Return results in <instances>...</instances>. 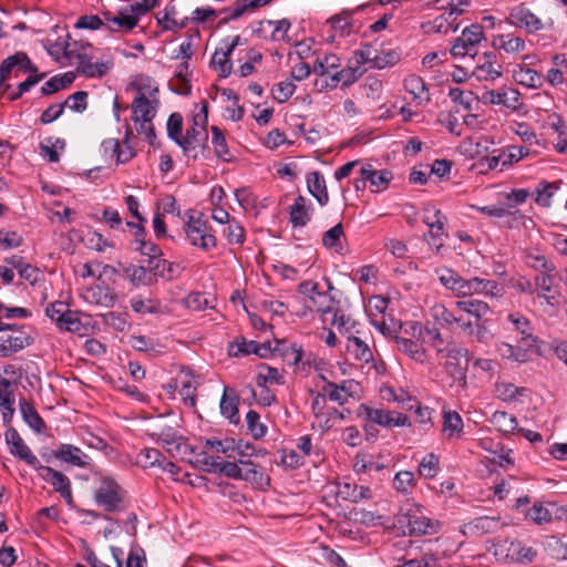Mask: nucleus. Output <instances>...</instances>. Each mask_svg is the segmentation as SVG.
Returning <instances> with one entry per match:
<instances>
[{
    "instance_id": "39448f33",
    "label": "nucleus",
    "mask_w": 567,
    "mask_h": 567,
    "mask_svg": "<svg viewBox=\"0 0 567 567\" xmlns=\"http://www.w3.org/2000/svg\"><path fill=\"white\" fill-rule=\"evenodd\" d=\"M184 229L190 245L203 250L216 247L217 239L203 214L189 215Z\"/></svg>"
},
{
    "instance_id": "412c9836",
    "label": "nucleus",
    "mask_w": 567,
    "mask_h": 567,
    "mask_svg": "<svg viewBox=\"0 0 567 567\" xmlns=\"http://www.w3.org/2000/svg\"><path fill=\"white\" fill-rule=\"evenodd\" d=\"M13 384L0 373V411L6 423H9L13 417Z\"/></svg>"
},
{
    "instance_id": "7c9ffc66",
    "label": "nucleus",
    "mask_w": 567,
    "mask_h": 567,
    "mask_svg": "<svg viewBox=\"0 0 567 567\" xmlns=\"http://www.w3.org/2000/svg\"><path fill=\"white\" fill-rule=\"evenodd\" d=\"M507 319L513 324L514 329L520 333L519 341L527 347H535L537 339L533 336V328L529 320L520 313H509Z\"/></svg>"
},
{
    "instance_id": "2eb2a0df",
    "label": "nucleus",
    "mask_w": 567,
    "mask_h": 567,
    "mask_svg": "<svg viewBox=\"0 0 567 567\" xmlns=\"http://www.w3.org/2000/svg\"><path fill=\"white\" fill-rule=\"evenodd\" d=\"M13 334L0 338V358H8L31 344V337L23 330V326H17L11 330Z\"/></svg>"
},
{
    "instance_id": "4d7b16f0",
    "label": "nucleus",
    "mask_w": 567,
    "mask_h": 567,
    "mask_svg": "<svg viewBox=\"0 0 567 567\" xmlns=\"http://www.w3.org/2000/svg\"><path fill=\"white\" fill-rule=\"evenodd\" d=\"M165 456L157 449H144L137 454V463L143 467L162 466Z\"/></svg>"
},
{
    "instance_id": "c756f323",
    "label": "nucleus",
    "mask_w": 567,
    "mask_h": 567,
    "mask_svg": "<svg viewBox=\"0 0 567 567\" xmlns=\"http://www.w3.org/2000/svg\"><path fill=\"white\" fill-rule=\"evenodd\" d=\"M535 282L538 289V297L554 305L559 295L554 277L545 271L536 276Z\"/></svg>"
},
{
    "instance_id": "c85d7f7f",
    "label": "nucleus",
    "mask_w": 567,
    "mask_h": 567,
    "mask_svg": "<svg viewBox=\"0 0 567 567\" xmlns=\"http://www.w3.org/2000/svg\"><path fill=\"white\" fill-rule=\"evenodd\" d=\"M34 468L39 471L40 476L44 481L52 485L53 489L56 493L63 492L64 489L71 487L70 478L62 472L53 470L52 467L49 466L41 465L40 463Z\"/></svg>"
},
{
    "instance_id": "680f3d73",
    "label": "nucleus",
    "mask_w": 567,
    "mask_h": 567,
    "mask_svg": "<svg viewBox=\"0 0 567 567\" xmlns=\"http://www.w3.org/2000/svg\"><path fill=\"white\" fill-rule=\"evenodd\" d=\"M472 525L473 528L483 534L496 533L503 526L499 518L489 516L477 517L473 520Z\"/></svg>"
},
{
    "instance_id": "4468645a",
    "label": "nucleus",
    "mask_w": 567,
    "mask_h": 567,
    "mask_svg": "<svg viewBox=\"0 0 567 567\" xmlns=\"http://www.w3.org/2000/svg\"><path fill=\"white\" fill-rule=\"evenodd\" d=\"M4 436L12 455L19 457L33 467L38 466L40 463L38 457L31 452L16 429H8Z\"/></svg>"
},
{
    "instance_id": "ea45409f",
    "label": "nucleus",
    "mask_w": 567,
    "mask_h": 567,
    "mask_svg": "<svg viewBox=\"0 0 567 567\" xmlns=\"http://www.w3.org/2000/svg\"><path fill=\"white\" fill-rule=\"evenodd\" d=\"M177 11L174 4L165 7L163 14L157 17L158 24L166 31L177 32L187 25L188 18L182 21L175 19Z\"/></svg>"
},
{
    "instance_id": "5701e85b",
    "label": "nucleus",
    "mask_w": 567,
    "mask_h": 567,
    "mask_svg": "<svg viewBox=\"0 0 567 567\" xmlns=\"http://www.w3.org/2000/svg\"><path fill=\"white\" fill-rule=\"evenodd\" d=\"M394 341H395V344H396L399 351H401L402 353H404L412 360L416 361L417 363L426 362V360H427L426 351H425L423 344L420 343L419 341H415V340H412V339H409V338H405L402 336H396Z\"/></svg>"
},
{
    "instance_id": "f704fd0d",
    "label": "nucleus",
    "mask_w": 567,
    "mask_h": 567,
    "mask_svg": "<svg viewBox=\"0 0 567 567\" xmlns=\"http://www.w3.org/2000/svg\"><path fill=\"white\" fill-rule=\"evenodd\" d=\"M147 267L155 276H161L168 280L175 279L181 275L179 265L169 262L162 258L148 259Z\"/></svg>"
},
{
    "instance_id": "69168bd1",
    "label": "nucleus",
    "mask_w": 567,
    "mask_h": 567,
    "mask_svg": "<svg viewBox=\"0 0 567 567\" xmlns=\"http://www.w3.org/2000/svg\"><path fill=\"white\" fill-rule=\"evenodd\" d=\"M167 136L177 145L183 137V116L179 113H173L167 120Z\"/></svg>"
},
{
    "instance_id": "cd10ccee",
    "label": "nucleus",
    "mask_w": 567,
    "mask_h": 567,
    "mask_svg": "<svg viewBox=\"0 0 567 567\" xmlns=\"http://www.w3.org/2000/svg\"><path fill=\"white\" fill-rule=\"evenodd\" d=\"M274 352L278 353L285 362L297 365L302 359V348L287 340H275Z\"/></svg>"
},
{
    "instance_id": "c9c22d12",
    "label": "nucleus",
    "mask_w": 567,
    "mask_h": 567,
    "mask_svg": "<svg viewBox=\"0 0 567 567\" xmlns=\"http://www.w3.org/2000/svg\"><path fill=\"white\" fill-rule=\"evenodd\" d=\"M463 427V420L456 411H443V433L447 439H460Z\"/></svg>"
},
{
    "instance_id": "a19ab883",
    "label": "nucleus",
    "mask_w": 567,
    "mask_h": 567,
    "mask_svg": "<svg viewBox=\"0 0 567 567\" xmlns=\"http://www.w3.org/2000/svg\"><path fill=\"white\" fill-rule=\"evenodd\" d=\"M30 316L28 309L22 307H7L3 303H0V331L6 330H16V323L7 322L6 320L13 318H27Z\"/></svg>"
},
{
    "instance_id": "f3484780",
    "label": "nucleus",
    "mask_w": 567,
    "mask_h": 567,
    "mask_svg": "<svg viewBox=\"0 0 567 567\" xmlns=\"http://www.w3.org/2000/svg\"><path fill=\"white\" fill-rule=\"evenodd\" d=\"M404 89L412 95V100L417 106H424L430 101L429 89L424 80L415 74H411L404 79Z\"/></svg>"
},
{
    "instance_id": "37998d69",
    "label": "nucleus",
    "mask_w": 567,
    "mask_h": 567,
    "mask_svg": "<svg viewBox=\"0 0 567 567\" xmlns=\"http://www.w3.org/2000/svg\"><path fill=\"white\" fill-rule=\"evenodd\" d=\"M362 74H363V71L359 66L344 68V69L331 74V76H330L331 84H329V85L331 87H336L337 84L341 82L343 86H349V85L353 84L355 81H358V79L361 78Z\"/></svg>"
},
{
    "instance_id": "b1692460",
    "label": "nucleus",
    "mask_w": 567,
    "mask_h": 567,
    "mask_svg": "<svg viewBox=\"0 0 567 567\" xmlns=\"http://www.w3.org/2000/svg\"><path fill=\"white\" fill-rule=\"evenodd\" d=\"M457 310L455 307L452 309H449L443 303H436L432 307L431 312L433 319L439 322L441 326L446 328H452L453 324H457L458 328L462 330V323L465 322L462 316L457 315Z\"/></svg>"
},
{
    "instance_id": "20e7f679",
    "label": "nucleus",
    "mask_w": 567,
    "mask_h": 567,
    "mask_svg": "<svg viewBox=\"0 0 567 567\" xmlns=\"http://www.w3.org/2000/svg\"><path fill=\"white\" fill-rule=\"evenodd\" d=\"M125 497V489L111 476L101 477L94 491L95 503L109 513L123 511Z\"/></svg>"
},
{
    "instance_id": "052dcab7",
    "label": "nucleus",
    "mask_w": 567,
    "mask_h": 567,
    "mask_svg": "<svg viewBox=\"0 0 567 567\" xmlns=\"http://www.w3.org/2000/svg\"><path fill=\"white\" fill-rule=\"evenodd\" d=\"M241 464V480L261 484L264 481V472L260 466L254 464L251 461L240 460Z\"/></svg>"
},
{
    "instance_id": "6e6d98bb",
    "label": "nucleus",
    "mask_w": 567,
    "mask_h": 567,
    "mask_svg": "<svg viewBox=\"0 0 567 567\" xmlns=\"http://www.w3.org/2000/svg\"><path fill=\"white\" fill-rule=\"evenodd\" d=\"M498 48L506 53H518L525 50V40L513 34H502L498 37Z\"/></svg>"
},
{
    "instance_id": "5fc2aeb1",
    "label": "nucleus",
    "mask_w": 567,
    "mask_h": 567,
    "mask_svg": "<svg viewBox=\"0 0 567 567\" xmlns=\"http://www.w3.org/2000/svg\"><path fill=\"white\" fill-rule=\"evenodd\" d=\"M132 134H133V131L127 125L122 145H121V143H118V151L116 154V163L117 164L127 163L136 155L134 147L131 145Z\"/></svg>"
},
{
    "instance_id": "a211bd4d",
    "label": "nucleus",
    "mask_w": 567,
    "mask_h": 567,
    "mask_svg": "<svg viewBox=\"0 0 567 567\" xmlns=\"http://www.w3.org/2000/svg\"><path fill=\"white\" fill-rule=\"evenodd\" d=\"M440 282L449 290H451L456 297L465 298L467 293V279L461 277L453 269H443L439 272Z\"/></svg>"
},
{
    "instance_id": "473e14b6",
    "label": "nucleus",
    "mask_w": 567,
    "mask_h": 567,
    "mask_svg": "<svg viewBox=\"0 0 567 567\" xmlns=\"http://www.w3.org/2000/svg\"><path fill=\"white\" fill-rule=\"evenodd\" d=\"M462 331L473 341L484 344L489 343L494 337L487 322L473 323L472 320H467L462 323Z\"/></svg>"
},
{
    "instance_id": "603ef678",
    "label": "nucleus",
    "mask_w": 567,
    "mask_h": 567,
    "mask_svg": "<svg viewBox=\"0 0 567 567\" xmlns=\"http://www.w3.org/2000/svg\"><path fill=\"white\" fill-rule=\"evenodd\" d=\"M322 392H324L326 396L329 398V400L337 402L341 405L347 403L350 396L346 389L344 382L342 384H337L334 382L328 381L326 385L322 388Z\"/></svg>"
},
{
    "instance_id": "4be33fe9",
    "label": "nucleus",
    "mask_w": 567,
    "mask_h": 567,
    "mask_svg": "<svg viewBox=\"0 0 567 567\" xmlns=\"http://www.w3.org/2000/svg\"><path fill=\"white\" fill-rule=\"evenodd\" d=\"M485 61L473 70V75L480 81H494L502 75V66L496 65L494 52L484 53Z\"/></svg>"
},
{
    "instance_id": "79ce46f5",
    "label": "nucleus",
    "mask_w": 567,
    "mask_h": 567,
    "mask_svg": "<svg viewBox=\"0 0 567 567\" xmlns=\"http://www.w3.org/2000/svg\"><path fill=\"white\" fill-rule=\"evenodd\" d=\"M229 56L230 53H226V50L223 47L217 48L213 54L210 65L221 78H227L231 73L233 64Z\"/></svg>"
},
{
    "instance_id": "e433bc0d",
    "label": "nucleus",
    "mask_w": 567,
    "mask_h": 567,
    "mask_svg": "<svg viewBox=\"0 0 567 567\" xmlns=\"http://www.w3.org/2000/svg\"><path fill=\"white\" fill-rule=\"evenodd\" d=\"M212 145L216 157L223 162H231L234 155L230 152L223 131L217 126H212Z\"/></svg>"
},
{
    "instance_id": "2f4dec72",
    "label": "nucleus",
    "mask_w": 567,
    "mask_h": 567,
    "mask_svg": "<svg viewBox=\"0 0 567 567\" xmlns=\"http://www.w3.org/2000/svg\"><path fill=\"white\" fill-rule=\"evenodd\" d=\"M307 186L309 193L323 206L329 202L326 181L321 173L311 172L307 175Z\"/></svg>"
},
{
    "instance_id": "6ab92c4d",
    "label": "nucleus",
    "mask_w": 567,
    "mask_h": 567,
    "mask_svg": "<svg viewBox=\"0 0 567 567\" xmlns=\"http://www.w3.org/2000/svg\"><path fill=\"white\" fill-rule=\"evenodd\" d=\"M52 455L73 466L85 467L87 465V455L80 447L71 444H61L52 452Z\"/></svg>"
},
{
    "instance_id": "774afa93",
    "label": "nucleus",
    "mask_w": 567,
    "mask_h": 567,
    "mask_svg": "<svg viewBox=\"0 0 567 567\" xmlns=\"http://www.w3.org/2000/svg\"><path fill=\"white\" fill-rule=\"evenodd\" d=\"M393 486L400 493H410L414 487V474L410 471L398 472L393 478Z\"/></svg>"
},
{
    "instance_id": "e2e57ef3",
    "label": "nucleus",
    "mask_w": 567,
    "mask_h": 567,
    "mask_svg": "<svg viewBox=\"0 0 567 567\" xmlns=\"http://www.w3.org/2000/svg\"><path fill=\"white\" fill-rule=\"evenodd\" d=\"M340 66V59L336 54H326L323 59L317 60L313 64V72L319 75L330 74L332 70Z\"/></svg>"
},
{
    "instance_id": "09e8293b",
    "label": "nucleus",
    "mask_w": 567,
    "mask_h": 567,
    "mask_svg": "<svg viewBox=\"0 0 567 567\" xmlns=\"http://www.w3.org/2000/svg\"><path fill=\"white\" fill-rule=\"evenodd\" d=\"M205 447L223 453L227 457H235V451L240 449V443H237L234 439H208L205 441Z\"/></svg>"
},
{
    "instance_id": "7ed1b4c3",
    "label": "nucleus",
    "mask_w": 567,
    "mask_h": 567,
    "mask_svg": "<svg viewBox=\"0 0 567 567\" xmlns=\"http://www.w3.org/2000/svg\"><path fill=\"white\" fill-rule=\"evenodd\" d=\"M399 527L409 536H422L436 534L441 529V523L423 515L421 506L401 509L396 516Z\"/></svg>"
},
{
    "instance_id": "49530a36",
    "label": "nucleus",
    "mask_w": 567,
    "mask_h": 567,
    "mask_svg": "<svg viewBox=\"0 0 567 567\" xmlns=\"http://www.w3.org/2000/svg\"><path fill=\"white\" fill-rule=\"evenodd\" d=\"M311 303L321 313L323 322L329 320V316L337 308L334 299L330 295L320 291L312 297Z\"/></svg>"
},
{
    "instance_id": "393cba45",
    "label": "nucleus",
    "mask_w": 567,
    "mask_h": 567,
    "mask_svg": "<svg viewBox=\"0 0 567 567\" xmlns=\"http://www.w3.org/2000/svg\"><path fill=\"white\" fill-rule=\"evenodd\" d=\"M311 205H307V199L299 195L295 203L289 207L290 223L293 228L303 227L311 218Z\"/></svg>"
},
{
    "instance_id": "13d9d810",
    "label": "nucleus",
    "mask_w": 567,
    "mask_h": 567,
    "mask_svg": "<svg viewBox=\"0 0 567 567\" xmlns=\"http://www.w3.org/2000/svg\"><path fill=\"white\" fill-rule=\"evenodd\" d=\"M525 391L524 388H517L508 382H501L495 385L496 395L503 401H515L523 395Z\"/></svg>"
},
{
    "instance_id": "8fccbe9b",
    "label": "nucleus",
    "mask_w": 567,
    "mask_h": 567,
    "mask_svg": "<svg viewBox=\"0 0 567 567\" xmlns=\"http://www.w3.org/2000/svg\"><path fill=\"white\" fill-rule=\"evenodd\" d=\"M285 382L284 374L278 369L261 364L258 369V385L264 386L266 384H282Z\"/></svg>"
},
{
    "instance_id": "de8ad7c7",
    "label": "nucleus",
    "mask_w": 567,
    "mask_h": 567,
    "mask_svg": "<svg viewBox=\"0 0 567 567\" xmlns=\"http://www.w3.org/2000/svg\"><path fill=\"white\" fill-rule=\"evenodd\" d=\"M514 80L527 87H538L542 85V75L533 69L519 66L514 71Z\"/></svg>"
},
{
    "instance_id": "a18cd8bd",
    "label": "nucleus",
    "mask_w": 567,
    "mask_h": 567,
    "mask_svg": "<svg viewBox=\"0 0 567 567\" xmlns=\"http://www.w3.org/2000/svg\"><path fill=\"white\" fill-rule=\"evenodd\" d=\"M137 17L130 11V8L121 10L115 19H112V24L109 25L111 31H131L137 25Z\"/></svg>"
},
{
    "instance_id": "0eeeda50",
    "label": "nucleus",
    "mask_w": 567,
    "mask_h": 567,
    "mask_svg": "<svg viewBox=\"0 0 567 567\" xmlns=\"http://www.w3.org/2000/svg\"><path fill=\"white\" fill-rule=\"evenodd\" d=\"M506 22L515 28L525 30L527 33H536L546 25H553L551 19L543 21L525 2L509 8Z\"/></svg>"
},
{
    "instance_id": "bf43d9fd",
    "label": "nucleus",
    "mask_w": 567,
    "mask_h": 567,
    "mask_svg": "<svg viewBox=\"0 0 567 567\" xmlns=\"http://www.w3.org/2000/svg\"><path fill=\"white\" fill-rule=\"evenodd\" d=\"M256 341L247 340L244 337L236 338L228 347V353L231 357H241L251 354L255 351Z\"/></svg>"
},
{
    "instance_id": "4c0bfd02",
    "label": "nucleus",
    "mask_w": 567,
    "mask_h": 567,
    "mask_svg": "<svg viewBox=\"0 0 567 567\" xmlns=\"http://www.w3.org/2000/svg\"><path fill=\"white\" fill-rule=\"evenodd\" d=\"M347 352L355 360L368 363L373 360L369 346L359 337H349L346 346Z\"/></svg>"
},
{
    "instance_id": "dca6fc26",
    "label": "nucleus",
    "mask_w": 567,
    "mask_h": 567,
    "mask_svg": "<svg viewBox=\"0 0 567 567\" xmlns=\"http://www.w3.org/2000/svg\"><path fill=\"white\" fill-rule=\"evenodd\" d=\"M80 296L86 303L103 308H112L116 300L115 293L109 287L97 285L83 288Z\"/></svg>"
},
{
    "instance_id": "c03bdc74",
    "label": "nucleus",
    "mask_w": 567,
    "mask_h": 567,
    "mask_svg": "<svg viewBox=\"0 0 567 567\" xmlns=\"http://www.w3.org/2000/svg\"><path fill=\"white\" fill-rule=\"evenodd\" d=\"M344 237L342 224H337L323 234L322 245L338 254H342V238Z\"/></svg>"
},
{
    "instance_id": "3c124183",
    "label": "nucleus",
    "mask_w": 567,
    "mask_h": 567,
    "mask_svg": "<svg viewBox=\"0 0 567 567\" xmlns=\"http://www.w3.org/2000/svg\"><path fill=\"white\" fill-rule=\"evenodd\" d=\"M20 410L23 420L29 424V426L37 432H41L44 426V422L33 408V405L27 401H21Z\"/></svg>"
},
{
    "instance_id": "f03ea898",
    "label": "nucleus",
    "mask_w": 567,
    "mask_h": 567,
    "mask_svg": "<svg viewBox=\"0 0 567 567\" xmlns=\"http://www.w3.org/2000/svg\"><path fill=\"white\" fill-rule=\"evenodd\" d=\"M436 352L441 360L444 359V370L453 381L451 385L457 383L464 388L468 368V350L456 344H447L444 348H436Z\"/></svg>"
},
{
    "instance_id": "6e6552de",
    "label": "nucleus",
    "mask_w": 567,
    "mask_h": 567,
    "mask_svg": "<svg viewBox=\"0 0 567 567\" xmlns=\"http://www.w3.org/2000/svg\"><path fill=\"white\" fill-rule=\"evenodd\" d=\"M359 416L367 422L384 427L411 425L409 417L403 413L375 409L365 404L359 406Z\"/></svg>"
},
{
    "instance_id": "72a5a7b5",
    "label": "nucleus",
    "mask_w": 567,
    "mask_h": 567,
    "mask_svg": "<svg viewBox=\"0 0 567 567\" xmlns=\"http://www.w3.org/2000/svg\"><path fill=\"white\" fill-rule=\"evenodd\" d=\"M561 181L553 183L546 181L539 182L535 189L536 204L543 207H549L554 196L561 189Z\"/></svg>"
},
{
    "instance_id": "ddd939ff",
    "label": "nucleus",
    "mask_w": 567,
    "mask_h": 567,
    "mask_svg": "<svg viewBox=\"0 0 567 567\" xmlns=\"http://www.w3.org/2000/svg\"><path fill=\"white\" fill-rule=\"evenodd\" d=\"M464 13L463 9H451L433 19L432 21L423 24L427 33H443L456 32L458 29L457 18Z\"/></svg>"
},
{
    "instance_id": "9d476101",
    "label": "nucleus",
    "mask_w": 567,
    "mask_h": 567,
    "mask_svg": "<svg viewBox=\"0 0 567 567\" xmlns=\"http://www.w3.org/2000/svg\"><path fill=\"white\" fill-rule=\"evenodd\" d=\"M34 68L24 52H17L8 56L0 64V90L4 87V82L9 79H18L22 74L35 72Z\"/></svg>"
},
{
    "instance_id": "a878e982",
    "label": "nucleus",
    "mask_w": 567,
    "mask_h": 567,
    "mask_svg": "<svg viewBox=\"0 0 567 567\" xmlns=\"http://www.w3.org/2000/svg\"><path fill=\"white\" fill-rule=\"evenodd\" d=\"M456 309L460 311L466 312L471 317L474 318L473 323L478 322H487V320L483 319L485 315H487L491 310L489 306L477 299H466V300H458L453 303Z\"/></svg>"
},
{
    "instance_id": "58836bf2",
    "label": "nucleus",
    "mask_w": 567,
    "mask_h": 567,
    "mask_svg": "<svg viewBox=\"0 0 567 567\" xmlns=\"http://www.w3.org/2000/svg\"><path fill=\"white\" fill-rule=\"evenodd\" d=\"M56 328L61 331L76 333L79 336L84 334L86 331L85 324L81 321L80 313L70 309L64 312L63 317L58 322Z\"/></svg>"
},
{
    "instance_id": "338daca9",
    "label": "nucleus",
    "mask_w": 567,
    "mask_h": 567,
    "mask_svg": "<svg viewBox=\"0 0 567 567\" xmlns=\"http://www.w3.org/2000/svg\"><path fill=\"white\" fill-rule=\"evenodd\" d=\"M259 420L260 416L255 410H249L246 414L248 430L255 440L262 439L267 433L266 425H264Z\"/></svg>"
},
{
    "instance_id": "0e129e2a",
    "label": "nucleus",
    "mask_w": 567,
    "mask_h": 567,
    "mask_svg": "<svg viewBox=\"0 0 567 567\" xmlns=\"http://www.w3.org/2000/svg\"><path fill=\"white\" fill-rule=\"evenodd\" d=\"M228 227L225 230V236L230 245H243L246 239V231L244 227L233 218L228 223Z\"/></svg>"
},
{
    "instance_id": "f257e3e1",
    "label": "nucleus",
    "mask_w": 567,
    "mask_h": 567,
    "mask_svg": "<svg viewBox=\"0 0 567 567\" xmlns=\"http://www.w3.org/2000/svg\"><path fill=\"white\" fill-rule=\"evenodd\" d=\"M208 103L202 102L199 111L193 116L190 127L186 130L178 146L187 157L197 159L207 150L208 132Z\"/></svg>"
},
{
    "instance_id": "bb28decb",
    "label": "nucleus",
    "mask_w": 567,
    "mask_h": 567,
    "mask_svg": "<svg viewBox=\"0 0 567 567\" xmlns=\"http://www.w3.org/2000/svg\"><path fill=\"white\" fill-rule=\"evenodd\" d=\"M338 495L341 496L344 501L358 503L363 499H371L372 491L370 487L364 485L344 482L338 485Z\"/></svg>"
},
{
    "instance_id": "423d86ee",
    "label": "nucleus",
    "mask_w": 567,
    "mask_h": 567,
    "mask_svg": "<svg viewBox=\"0 0 567 567\" xmlns=\"http://www.w3.org/2000/svg\"><path fill=\"white\" fill-rule=\"evenodd\" d=\"M75 47L76 42H66L63 47V53L70 63H76V70L79 73L90 78H101L113 66L111 61L92 62L85 52H76Z\"/></svg>"
},
{
    "instance_id": "f8f14e48",
    "label": "nucleus",
    "mask_w": 567,
    "mask_h": 567,
    "mask_svg": "<svg viewBox=\"0 0 567 567\" xmlns=\"http://www.w3.org/2000/svg\"><path fill=\"white\" fill-rule=\"evenodd\" d=\"M158 100L156 97H147L142 89L138 90L135 99L132 102V121L137 124L140 120L153 118L156 115Z\"/></svg>"
},
{
    "instance_id": "aec40b11",
    "label": "nucleus",
    "mask_w": 567,
    "mask_h": 567,
    "mask_svg": "<svg viewBox=\"0 0 567 567\" xmlns=\"http://www.w3.org/2000/svg\"><path fill=\"white\" fill-rule=\"evenodd\" d=\"M361 176L370 183L372 192H380L388 188L393 174L388 169H373L372 165H365L360 169Z\"/></svg>"
},
{
    "instance_id": "864d4df0",
    "label": "nucleus",
    "mask_w": 567,
    "mask_h": 567,
    "mask_svg": "<svg viewBox=\"0 0 567 567\" xmlns=\"http://www.w3.org/2000/svg\"><path fill=\"white\" fill-rule=\"evenodd\" d=\"M227 391L228 389L225 388L219 405L220 412L229 420L230 423L237 424L239 422L238 404L235 398H229L227 395Z\"/></svg>"
},
{
    "instance_id": "1a4fd4ad",
    "label": "nucleus",
    "mask_w": 567,
    "mask_h": 567,
    "mask_svg": "<svg viewBox=\"0 0 567 567\" xmlns=\"http://www.w3.org/2000/svg\"><path fill=\"white\" fill-rule=\"evenodd\" d=\"M483 39V28L472 24L462 31V35L454 41L450 52L454 58H464L465 55L473 58L476 55V47Z\"/></svg>"
},
{
    "instance_id": "9b49d317",
    "label": "nucleus",
    "mask_w": 567,
    "mask_h": 567,
    "mask_svg": "<svg viewBox=\"0 0 567 567\" xmlns=\"http://www.w3.org/2000/svg\"><path fill=\"white\" fill-rule=\"evenodd\" d=\"M520 93L513 87L504 89L501 91L488 90L482 94V101L484 103L493 105H504L513 111L518 110L522 105Z\"/></svg>"
}]
</instances>
